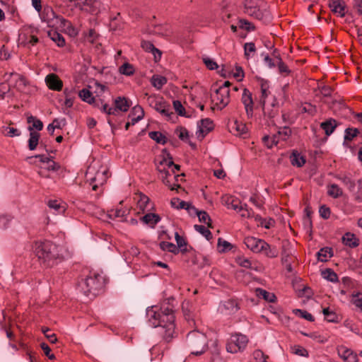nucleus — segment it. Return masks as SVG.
<instances>
[{
    "label": "nucleus",
    "mask_w": 362,
    "mask_h": 362,
    "mask_svg": "<svg viewBox=\"0 0 362 362\" xmlns=\"http://www.w3.org/2000/svg\"><path fill=\"white\" fill-rule=\"evenodd\" d=\"M248 338L247 336L235 333L230 336L226 344V350L231 354L243 351L247 346Z\"/></svg>",
    "instance_id": "nucleus-11"
},
{
    "label": "nucleus",
    "mask_w": 362,
    "mask_h": 362,
    "mask_svg": "<svg viewBox=\"0 0 362 362\" xmlns=\"http://www.w3.org/2000/svg\"><path fill=\"white\" fill-rule=\"evenodd\" d=\"M48 88L52 90L60 91L63 88V82L55 74H49L45 78Z\"/></svg>",
    "instance_id": "nucleus-14"
},
{
    "label": "nucleus",
    "mask_w": 362,
    "mask_h": 362,
    "mask_svg": "<svg viewBox=\"0 0 362 362\" xmlns=\"http://www.w3.org/2000/svg\"><path fill=\"white\" fill-rule=\"evenodd\" d=\"M329 6L331 11L337 16L343 18L345 16L346 4L343 0H332L329 1Z\"/></svg>",
    "instance_id": "nucleus-18"
},
{
    "label": "nucleus",
    "mask_w": 362,
    "mask_h": 362,
    "mask_svg": "<svg viewBox=\"0 0 362 362\" xmlns=\"http://www.w3.org/2000/svg\"><path fill=\"white\" fill-rule=\"evenodd\" d=\"M47 35L58 47H62L65 45V40L64 37L56 30H49L48 31Z\"/></svg>",
    "instance_id": "nucleus-26"
},
{
    "label": "nucleus",
    "mask_w": 362,
    "mask_h": 362,
    "mask_svg": "<svg viewBox=\"0 0 362 362\" xmlns=\"http://www.w3.org/2000/svg\"><path fill=\"white\" fill-rule=\"evenodd\" d=\"M277 65L279 71L281 74H286V75H288L291 73L290 69H288L287 65L282 61L281 58H279Z\"/></svg>",
    "instance_id": "nucleus-60"
},
{
    "label": "nucleus",
    "mask_w": 362,
    "mask_h": 362,
    "mask_svg": "<svg viewBox=\"0 0 362 362\" xmlns=\"http://www.w3.org/2000/svg\"><path fill=\"white\" fill-rule=\"evenodd\" d=\"M230 131L236 135L240 136L246 133L247 128L245 124L238 122V121H235L230 125Z\"/></svg>",
    "instance_id": "nucleus-33"
},
{
    "label": "nucleus",
    "mask_w": 362,
    "mask_h": 362,
    "mask_svg": "<svg viewBox=\"0 0 362 362\" xmlns=\"http://www.w3.org/2000/svg\"><path fill=\"white\" fill-rule=\"evenodd\" d=\"M353 303L362 311V293H358L353 296Z\"/></svg>",
    "instance_id": "nucleus-62"
},
{
    "label": "nucleus",
    "mask_w": 362,
    "mask_h": 362,
    "mask_svg": "<svg viewBox=\"0 0 362 362\" xmlns=\"http://www.w3.org/2000/svg\"><path fill=\"white\" fill-rule=\"evenodd\" d=\"M40 17L42 22L47 23L49 27L69 29L71 27V22L66 20L60 15H57L49 6H45L40 13Z\"/></svg>",
    "instance_id": "nucleus-6"
},
{
    "label": "nucleus",
    "mask_w": 362,
    "mask_h": 362,
    "mask_svg": "<svg viewBox=\"0 0 362 362\" xmlns=\"http://www.w3.org/2000/svg\"><path fill=\"white\" fill-rule=\"evenodd\" d=\"M28 122L29 124L32 123V126L28 127V130L30 132V138L28 139V148L30 151H34L36 149L40 139V134L37 132L33 131L34 129H36L37 131H40L43 128L42 122L37 119L34 116H30L28 117Z\"/></svg>",
    "instance_id": "nucleus-10"
},
{
    "label": "nucleus",
    "mask_w": 362,
    "mask_h": 362,
    "mask_svg": "<svg viewBox=\"0 0 362 362\" xmlns=\"http://www.w3.org/2000/svg\"><path fill=\"white\" fill-rule=\"evenodd\" d=\"M278 139H281L283 141H286L291 134V130L290 128L284 127L283 128L279 129L278 131Z\"/></svg>",
    "instance_id": "nucleus-51"
},
{
    "label": "nucleus",
    "mask_w": 362,
    "mask_h": 362,
    "mask_svg": "<svg viewBox=\"0 0 362 362\" xmlns=\"http://www.w3.org/2000/svg\"><path fill=\"white\" fill-rule=\"evenodd\" d=\"M253 357L257 362H267L268 356L259 349H257L253 352Z\"/></svg>",
    "instance_id": "nucleus-55"
},
{
    "label": "nucleus",
    "mask_w": 362,
    "mask_h": 362,
    "mask_svg": "<svg viewBox=\"0 0 362 362\" xmlns=\"http://www.w3.org/2000/svg\"><path fill=\"white\" fill-rule=\"evenodd\" d=\"M141 220L151 228H154L155 226L160 221V217L158 214L148 213L142 216Z\"/></svg>",
    "instance_id": "nucleus-25"
},
{
    "label": "nucleus",
    "mask_w": 362,
    "mask_h": 362,
    "mask_svg": "<svg viewBox=\"0 0 362 362\" xmlns=\"http://www.w3.org/2000/svg\"><path fill=\"white\" fill-rule=\"evenodd\" d=\"M322 276L331 282H337L338 276L332 269H326L322 272Z\"/></svg>",
    "instance_id": "nucleus-39"
},
{
    "label": "nucleus",
    "mask_w": 362,
    "mask_h": 362,
    "mask_svg": "<svg viewBox=\"0 0 362 362\" xmlns=\"http://www.w3.org/2000/svg\"><path fill=\"white\" fill-rule=\"evenodd\" d=\"M241 101L245 106L248 117L253 114V100L252 93L247 88H244L242 94Z\"/></svg>",
    "instance_id": "nucleus-16"
},
{
    "label": "nucleus",
    "mask_w": 362,
    "mask_h": 362,
    "mask_svg": "<svg viewBox=\"0 0 362 362\" xmlns=\"http://www.w3.org/2000/svg\"><path fill=\"white\" fill-rule=\"evenodd\" d=\"M220 309L226 315L234 314L240 309L239 303L235 299H228L221 304Z\"/></svg>",
    "instance_id": "nucleus-17"
},
{
    "label": "nucleus",
    "mask_w": 362,
    "mask_h": 362,
    "mask_svg": "<svg viewBox=\"0 0 362 362\" xmlns=\"http://www.w3.org/2000/svg\"><path fill=\"white\" fill-rule=\"evenodd\" d=\"M176 135L178 136V138L183 141H187L189 138V132L185 127H177L175 129V131Z\"/></svg>",
    "instance_id": "nucleus-42"
},
{
    "label": "nucleus",
    "mask_w": 362,
    "mask_h": 362,
    "mask_svg": "<svg viewBox=\"0 0 362 362\" xmlns=\"http://www.w3.org/2000/svg\"><path fill=\"white\" fill-rule=\"evenodd\" d=\"M185 344L191 354L195 356L203 354L208 348V339L206 334L198 330H193L188 333Z\"/></svg>",
    "instance_id": "nucleus-4"
},
{
    "label": "nucleus",
    "mask_w": 362,
    "mask_h": 362,
    "mask_svg": "<svg viewBox=\"0 0 362 362\" xmlns=\"http://www.w3.org/2000/svg\"><path fill=\"white\" fill-rule=\"evenodd\" d=\"M218 247L220 248L221 252H225L226 251L230 250L233 246L229 242L223 240L221 238H218Z\"/></svg>",
    "instance_id": "nucleus-53"
},
{
    "label": "nucleus",
    "mask_w": 362,
    "mask_h": 362,
    "mask_svg": "<svg viewBox=\"0 0 362 362\" xmlns=\"http://www.w3.org/2000/svg\"><path fill=\"white\" fill-rule=\"evenodd\" d=\"M127 215V211L123 209H112L109 212L110 218H123Z\"/></svg>",
    "instance_id": "nucleus-52"
},
{
    "label": "nucleus",
    "mask_w": 362,
    "mask_h": 362,
    "mask_svg": "<svg viewBox=\"0 0 362 362\" xmlns=\"http://www.w3.org/2000/svg\"><path fill=\"white\" fill-rule=\"evenodd\" d=\"M173 107L176 112L182 117L186 116L185 115V109L182 105L181 102L179 100H174L173 101Z\"/></svg>",
    "instance_id": "nucleus-56"
},
{
    "label": "nucleus",
    "mask_w": 362,
    "mask_h": 362,
    "mask_svg": "<svg viewBox=\"0 0 362 362\" xmlns=\"http://www.w3.org/2000/svg\"><path fill=\"white\" fill-rule=\"evenodd\" d=\"M263 141L264 144L269 148H271L274 145H276L279 143V139H277V135L274 134L273 137H270L269 136H264L263 137Z\"/></svg>",
    "instance_id": "nucleus-50"
},
{
    "label": "nucleus",
    "mask_w": 362,
    "mask_h": 362,
    "mask_svg": "<svg viewBox=\"0 0 362 362\" xmlns=\"http://www.w3.org/2000/svg\"><path fill=\"white\" fill-rule=\"evenodd\" d=\"M342 183L347 186L350 189L354 188L355 182L349 177L344 176L339 178Z\"/></svg>",
    "instance_id": "nucleus-64"
},
{
    "label": "nucleus",
    "mask_w": 362,
    "mask_h": 362,
    "mask_svg": "<svg viewBox=\"0 0 362 362\" xmlns=\"http://www.w3.org/2000/svg\"><path fill=\"white\" fill-rule=\"evenodd\" d=\"M322 313L325 315V319L329 322H338V316L334 313L331 311L329 308H324Z\"/></svg>",
    "instance_id": "nucleus-46"
},
{
    "label": "nucleus",
    "mask_w": 362,
    "mask_h": 362,
    "mask_svg": "<svg viewBox=\"0 0 362 362\" xmlns=\"http://www.w3.org/2000/svg\"><path fill=\"white\" fill-rule=\"evenodd\" d=\"M35 157L39 158L40 161L43 164V166H41L43 169L49 171H57L59 168V165L51 157H47L45 155H36Z\"/></svg>",
    "instance_id": "nucleus-19"
},
{
    "label": "nucleus",
    "mask_w": 362,
    "mask_h": 362,
    "mask_svg": "<svg viewBox=\"0 0 362 362\" xmlns=\"http://www.w3.org/2000/svg\"><path fill=\"white\" fill-rule=\"evenodd\" d=\"M132 116H135V117L139 116L141 118H143L144 116V109L140 105L134 106L132 108L129 117H132Z\"/></svg>",
    "instance_id": "nucleus-57"
},
{
    "label": "nucleus",
    "mask_w": 362,
    "mask_h": 362,
    "mask_svg": "<svg viewBox=\"0 0 362 362\" xmlns=\"http://www.w3.org/2000/svg\"><path fill=\"white\" fill-rule=\"evenodd\" d=\"M203 62L206 67L210 70H215L218 67L217 63L209 57L203 58Z\"/></svg>",
    "instance_id": "nucleus-59"
},
{
    "label": "nucleus",
    "mask_w": 362,
    "mask_h": 362,
    "mask_svg": "<svg viewBox=\"0 0 362 362\" xmlns=\"http://www.w3.org/2000/svg\"><path fill=\"white\" fill-rule=\"evenodd\" d=\"M151 85L158 90H160L166 84L167 78L160 75H153L151 80Z\"/></svg>",
    "instance_id": "nucleus-29"
},
{
    "label": "nucleus",
    "mask_w": 362,
    "mask_h": 362,
    "mask_svg": "<svg viewBox=\"0 0 362 362\" xmlns=\"http://www.w3.org/2000/svg\"><path fill=\"white\" fill-rule=\"evenodd\" d=\"M115 109H116V110H119L122 112H127L130 107L129 102L124 97H118L117 98H116L115 100Z\"/></svg>",
    "instance_id": "nucleus-27"
},
{
    "label": "nucleus",
    "mask_w": 362,
    "mask_h": 362,
    "mask_svg": "<svg viewBox=\"0 0 362 362\" xmlns=\"http://www.w3.org/2000/svg\"><path fill=\"white\" fill-rule=\"evenodd\" d=\"M358 133L359 132L356 128H347L344 132V140L351 141Z\"/></svg>",
    "instance_id": "nucleus-48"
},
{
    "label": "nucleus",
    "mask_w": 362,
    "mask_h": 362,
    "mask_svg": "<svg viewBox=\"0 0 362 362\" xmlns=\"http://www.w3.org/2000/svg\"><path fill=\"white\" fill-rule=\"evenodd\" d=\"M230 90L225 88H218L216 90L215 94L212 96L213 102H215V106L217 109L222 110L230 102Z\"/></svg>",
    "instance_id": "nucleus-13"
},
{
    "label": "nucleus",
    "mask_w": 362,
    "mask_h": 362,
    "mask_svg": "<svg viewBox=\"0 0 362 362\" xmlns=\"http://www.w3.org/2000/svg\"><path fill=\"white\" fill-rule=\"evenodd\" d=\"M319 213L321 217L325 219H327L330 216L331 211L329 207L325 205H322L320 207Z\"/></svg>",
    "instance_id": "nucleus-61"
},
{
    "label": "nucleus",
    "mask_w": 362,
    "mask_h": 362,
    "mask_svg": "<svg viewBox=\"0 0 362 362\" xmlns=\"http://www.w3.org/2000/svg\"><path fill=\"white\" fill-rule=\"evenodd\" d=\"M341 240L343 244L351 248L356 247L359 245V239L354 233L349 232L346 233Z\"/></svg>",
    "instance_id": "nucleus-20"
},
{
    "label": "nucleus",
    "mask_w": 362,
    "mask_h": 362,
    "mask_svg": "<svg viewBox=\"0 0 362 362\" xmlns=\"http://www.w3.org/2000/svg\"><path fill=\"white\" fill-rule=\"evenodd\" d=\"M40 347L44 351L45 354L48 357L49 359L53 360L55 358V356L53 354H50L51 349L49 346L45 342L40 344Z\"/></svg>",
    "instance_id": "nucleus-63"
},
{
    "label": "nucleus",
    "mask_w": 362,
    "mask_h": 362,
    "mask_svg": "<svg viewBox=\"0 0 362 362\" xmlns=\"http://www.w3.org/2000/svg\"><path fill=\"white\" fill-rule=\"evenodd\" d=\"M33 250L40 264L45 268L52 267L64 259L62 248L50 240L35 241Z\"/></svg>",
    "instance_id": "nucleus-2"
},
{
    "label": "nucleus",
    "mask_w": 362,
    "mask_h": 362,
    "mask_svg": "<svg viewBox=\"0 0 362 362\" xmlns=\"http://www.w3.org/2000/svg\"><path fill=\"white\" fill-rule=\"evenodd\" d=\"M150 105L156 110L158 112L160 113L163 116L170 119L173 112L171 110L170 105L163 100V98L150 97L148 98Z\"/></svg>",
    "instance_id": "nucleus-12"
},
{
    "label": "nucleus",
    "mask_w": 362,
    "mask_h": 362,
    "mask_svg": "<svg viewBox=\"0 0 362 362\" xmlns=\"http://www.w3.org/2000/svg\"><path fill=\"white\" fill-rule=\"evenodd\" d=\"M42 332L44 333L45 337L50 341V343L54 344L57 341V338L55 334H49V329L48 328L42 327Z\"/></svg>",
    "instance_id": "nucleus-58"
},
{
    "label": "nucleus",
    "mask_w": 362,
    "mask_h": 362,
    "mask_svg": "<svg viewBox=\"0 0 362 362\" xmlns=\"http://www.w3.org/2000/svg\"><path fill=\"white\" fill-rule=\"evenodd\" d=\"M104 284L105 279L102 275L91 273L79 284V286L87 297L92 298L102 291Z\"/></svg>",
    "instance_id": "nucleus-5"
},
{
    "label": "nucleus",
    "mask_w": 362,
    "mask_h": 362,
    "mask_svg": "<svg viewBox=\"0 0 362 362\" xmlns=\"http://www.w3.org/2000/svg\"><path fill=\"white\" fill-rule=\"evenodd\" d=\"M172 164L173 159L171 157L168 158L163 157L157 160L156 169L160 173V177L163 184L168 186L171 190H175L180 188V185L175 183L173 180H176V177L184 176V174H175L173 170L167 169V167H170Z\"/></svg>",
    "instance_id": "nucleus-3"
},
{
    "label": "nucleus",
    "mask_w": 362,
    "mask_h": 362,
    "mask_svg": "<svg viewBox=\"0 0 362 362\" xmlns=\"http://www.w3.org/2000/svg\"><path fill=\"white\" fill-rule=\"evenodd\" d=\"M256 293L258 297L270 303H273L276 300V296L273 293H269L262 288H257Z\"/></svg>",
    "instance_id": "nucleus-32"
},
{
    "label": "nucleus",
    "mask_w": 362,
    "mask_h": 362,
    "mask_svg": "<svg viewBox=\"0 0 362 362\" xmlns=\"http://www.w3.org/2000/svg\"><path fill=\"white\" fill-rule=\"evenodd\" d=\"M148 136L158 144H165L167 142L166 136L160 132H150Z\"/></svg>",
    "instance_id": "nucleus-37"
},
{
    "label": "nucleus",
    "mask_w": 362,
    "mask_h": 362,
    "mask_svg": "<svg viewBox=\"0 0 362 362\" xmlns=\"http://www.w3.org/2000/svg\"><path fill=\"white\" fill-rule=\"evenodd\" d=\"M339 356L345 362H358V355L351 349L344 346H340L337 348Z\"/></svg>",
    "instance_id": "nucleus-15"
},
{
    "label": "nucleus",
    "mask_w": 362,
    "mask_h": 362,
    "mask_svg": "<svg viewBox=\"0 0 362 362\" xmlns=\"http://www.w3.org/2000/svg\"><path fill=\"white\" fill-rule=\"evenodd\" d=\"M231 208L234 210L243 211V213L242 214V216L243 217L249 218L252 216V210L248 209L246 204L244 206H239L237 203H234V202L233 201L231 203Z\"/></svg>",
    "instance_id": "nucleus-43"
},
{
    "label": "nucleus",
    "mask_w": 362,
    "mask_h": 362,
    "mask_svg": "<svg viewBox=\"0 0 362 362\" xmlns=\"http://www.w3.org/2000/svg\"><path fill=\"white\" fill-rule=\"evenodd\" d=\"M197 216L200 222H202L208 226V227H211V219L209 214L204 211H200L197 212Z\"/></svg>",
    "instance_id": "nucleus-47"
},
{
    "label": "nucleus",
    "mask_w": 362,
    "mask_h": 362,
    "mask_svg": "<svg viewBox=\"0 0 362 362\" xmlns=\"http://www.w3.org/2000/svg\"><path fill=\"white\" fill-rule=\"evenodd\" d=\"M159 246L163 251H168L175 255L178 254L180 252V250L177 248V247L175 244L170 242L162 241L160 243Z\"/></svg>",
    "instance_id": "nucleus-34"
},
{
    "label": "nucleus",
    "mask_w": 362,
    "mask_h": 362,
    "mask_svg": "<svg viewBox=\"0 0 362 362\" xmlns=\"http://www.w3.org/2000/svg\"><path fill=\"white\" fill-rule=\"evenodd\" d=\"M194 229L201 233L206 240H209L212 238V234L211 231L204 226L202 225H194Z\"/></svg>",
    "instance_id": "nucleus-44"
},
{
    "label": "nucleus",
    "mask_w": 362,
    "mask_h": 362,
    "mask_svg": "<svg viewBox=\"0 0 362 362\" xmlns=\"http://www.w3.org/2000/svg\"><path fill=\"white\" fill-rule=\"evenodd\" d=\"M154 33L169 38L173 35V29L170 25L168 24L156 25L154 28Z\"/></svg>",
    "instance_id": "nucleus-21"
},
{
    "label": "nucleus",
    "mask_w": 362,
    "mask_h": 362,
    "mask_svg": "<svg viewBox=\"0 0 362 362\" xmlns=\"http://www.w3.org/2000/svg\"><path fill=\"white\" fill-rule=\"evenodd\" d=\"M332 256V250L330 247H323L317 252V258L320 262H326Z\"/></svg>",
    "instance_id": "nucleus-36"
},
{
    "label": "nucleus",
    "mask_w": 362,
    "mask_h": 362,
    "mask_svg": "<svg viewBox=\"0 0 362 362\" xmlns=\"http://www.w3.org/2000/svg\"><path fill=\"white\" fill-rule=\"evenodd\" d=\"M175 238L177 243V247L182 252H187V242L185 239L180 236L177 232L175 233Z\"/></svg>",
    "instance_id": "nucleus-40"
},
{
    "label": "nucleus",
    "mask_w": 362,
    "mask_h": 362,
    "mask_svg": "<svg viewBox=\"0 0 362 362\" xmlns=\"http://www.w3.org/2000/svg\"><path fill=\"white\" fill-rule=\"evenodd\" d=\"M255 220L260 221V225L262 227H264L265 228H270L274 224V220L269 218L268 219L267 218H262L260 216L257 215L255 216Z\"/></svg>",
    "instance_id": "nucleus-49"
},
{
    "label": "nucleus",
    "mask_w": 362,
    "mask_h": 362,
    "mask_svg": "<svg viewBox=\"0 0 362 362\" xmlns=\"http://www.w3.org/2000/svg\"><path fill=\"white\" fill-rule=\"evenodd\" d=\"M343 194L342 189L336 184H331L327 187V194L334 199L341 197Z\"/></svg>",
    "instance_id": "nucleus-31"
},
{
    "label": "nucleus",
    "mask_w": 362,
    "mask_h": 362,
    "mask_svg": "<svg viewBox=\"0 0 362 362\" xmlns=\"http://www.w3.org/2000/svg\"><path fill=\"white\" fill-rule=\"evenodd\" d=\"M244 243L253 252L262 253L269 258L276 257L279 255V252L275 247H271L262 239L249 236L245 238Z\"/></svg>",
    "instance_id": "nucleus-8"
},
{
    "label": "nucleus",
    "mask_w": 362,
    "mask_h": 362,
    "mask_svg": "<svg viewBox=\"0 0 362 362\" xmlns=\"http://www.w3.org/2000/svg\"><path fill=\"white\" fill-rule=\"evenodd\" d=\"M120 74L126 76H132L134 73V66L129 63L123 64L119 69Z\"/></svg>",
    "instance_id": "nucleus-45"
},
{
    "label": "nucleus",
    "mask_w": 362,
    "mask_h": 362,
    "mask_svg": "<svg viewBox=\"0 0 362 362\" xmlns=\"http://www.w3.org/2000/svg\"><path fill=\"white\" fill-rule=\"evenodd\" d=\"M290 159L291 164L298 168L302 167L305 163V158L297 151L293 152Z\"/></svg>",
    "instance_id": "nucleus-30"
},
{
    "label": "nucleus",
    "mask_w": 362,
    "mask_h": 362,
    "mask_svg": "<svg viewBox=\"0 0 362 362\" xmlns=\"http://www.w3.org/2000/svg\"><path fill=\"white\" fill-rule=\"evenodd\" d=\"M47 206L54 211L56 214H63L66 211V204L59 200H49Z\"/></svg>",
    "instance_id": "nucleus-22"
},
{
    "label": "nucleus",
    "mask_w": 362,
    "mask_h": 362,
    "mask_svg": "<svg viewBox=\"0 0 362 362\" xmlns=\"http://www.w3.org/2000/svg\"><path fill=\"white\" fill-rule=\"evenodd\" d=\"M236 262L240 267H243L245 268H248V269H255V268L252 267V262L249 259L245 258L243 257H240L237 258Z\"/></svg>",
    "instance_id": "nucleus-54"
},
{
    "label": "nucleus",
    "mask_w": 362,
    "mask_h": 362,
    "mask_svg": "<svg viewBox=\"0 0 362 362\" xmlns=\"http://www.w3.org/2000/svg\"><path fill=\"white\" fill-rule=\"evenodd\" d=\"M337 127V122L334 119H329L320 124V127L325 131L327 136H330Z\"/></svg>",
    "instance_id": "nucleus-23"
},
{
    "label": "nucleus",
    "mask_w": 362,
    "mask_h": 362,
    "mask_svg": "<svg viewBox=\"0 0 362 362\" xmlns=\"http://www.w3.org/2000/svg\"><path fill=\"white\" fill-rule=\"evenodd\" d=\"M86 179L89 182L92 189L95 191L100 185L106 182L107 179V170L105 168L96 170L94 165H90L86 171Z\"/></svg>",
    "instance_id": "nucleus-9"
},
{
    "label": "nucleus",
    "mask_w": 362,
    "mask_h": 362,
    "mask_svg": "<svg viewBox=\"0 0 362 362\" xmlns=\"http://www.w3.org/2000/svg\"><path fill=\"white\" fill-rule=\"evenodd\" d=\"M199 132L203 134H208L211 130L214 128L213 122L209 119H203L200 122V124L199 125Z\"/></svg>",
    "instance_id": "nucleus-28"
},
{
    "label": "nucleus",
    "mask_w": 362,
    "mask_h": 362,
    "mask_svg": "<svg viewBox=\"0 0 362 362\" xmlns=\"http://www.w3.org/2000/svg\"><path fill=\"white\" fill-rule=\"evenodd\" d=\"M245 12L257 19L269 21L271 15L264 0H245Z\"/></svg>",
    "instance_id": "nucleus-7"
},
{
    "label": "nucleus",
    "mask_w": 362,
    "mask_h": 362,
    "mask_svg": "<svg viewBox=\"0 0 362 362\" xmlns=\"http://www.w3.org/2000/svg\"><path fill=\"white\" fill-rule=\"evenodd\" d=\"M1 132L4 136L8 137L18 136L21 135V132L18 129L7 126H3Z\"/></svg>",
    "instance_id": "nucleus-38"
},
{
    "label": "nucleus",
    "mask_w": 362,
    "mask_h": 362,
    "mask_svg": "<svg viewBox=\"0 0 362 362\" xmlns=\"http://www.w3.org/2000/svg\"><path fill=\"white\" fill-rule=\"evenodd\" d=\"M146 317L149 325L153 327H160L163 332V337L169 342L175 336L174 308L169 303H163L160 308L153 306L146 309Z\"/></svg>",
    "instance_id": "nucleus-1"
},
{
    "label": "nucleus",
    "mask_w": 362,
    "mask_h": 362,
    "mask_svg": "<svg viewBox=\"0 0 362 362\" xmlns=\"http://www.w3.org/2000/svg\"><path fill=\"white\" fill-rule=\"evenodd\" d=\"M78 95L84 102H86L89 104H93L95 103V98L93 96V93L86 88H83L81 90L79 91Z\"/></svg>",
    "instance_id": "nucleus-35"
},
{
    "label": "nucleus",
    "mask_w": 362,
    "mask_h": 362,
    "mask_svg": "<svg viewBox=\"0 0 362 362\" xmlns=\"http://www.w3.org/2000/svg\"><path fill=\"white\" fill-rule=\"evenodd\" d=\"M270 94V92L269 90H261V96L259 99V102L262 106V110L264 114V115H267L269 117L272 118L274 117V112H269V108L267 107L266 104V98L268 97V95Z\"/></svg>",
    "instance_id": "nucleus-24"
},
{
    "label": "nucleus",
    "mask_w": 362,
    "mask_h": 362,
    "mask_svg": "<svg viewBox=\"0 0 362 362\" xmlns=\"http://www.w3.org/2000/svg\"><path fill=\"white\" fill-rule=\"evenodd\" d=\"M256 52V47L254 42H246L244 45V52L245 56L247 59H249L254 56Z\"/></svg>",
    "instance_id": "nucleus-41"
}]
</instances>
